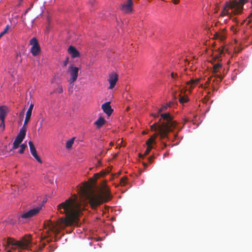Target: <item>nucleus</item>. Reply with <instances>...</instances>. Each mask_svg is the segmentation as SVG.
I'll return each instance as SVG.
<instances>
[{
  "label": "nucleus",
  "mask_w": 252,
  "mask_h": 252,
  "mask_svg": "<svg viewBox=\"0 0 252 252\" xmlns=\"http://www.w3.org/2000/svg\"><path fill=\"white\" fill-rule=\"evenodd\" d=\"M155 158L154 156H152L148 158V159L150 163H152L153 161L154 158Z\"/></svg>",
  "instance_id": "obj_40"
},
{
  "label": "nucleus",
  "mask_w": 252,
  "mask_h": 252,
  "mask_svg": "<svg viewBox=\"0 0 252 252\" xmlns=\"http://www.w3.org/2000/svg\"><path fill=\"white\" fill-rule=\"evenodd\" d=\"M31 116H32V113L27 112L25 119L24 123V125L21 128H24V130H27L26 126L28 124V122H29V121L31 119Z\"/></svg>",
  "instance_id": "obj_19"
},
{
  "label": "nucleus",
  "mask_w": 252,
  "mask_h": 252,
  "mask_svg": "<svg viewBox=\"0 0 252 252\" xmlns=\"http://www.w3.org/2000/svg\"><path fill=\"white\" fill-rule=\"evenodd\" d=\"M159 113H158H158L157 114H153V116L155 117V118H157L158 117V115H159Z\"/></svg>",
  "instance_id": "obj_44"
},
{
  "label": "nucleus",
  "mask_w": 252,
  "mask_h": 252,
  "mask_svg": "<svg viewBox=\"0 0 252 252\" xmlns=\"http://www.w3.org/2000/svg\"><path fill=\"white\" fill-rule=\"evenodd\" d=\"M41 207H36L32 209L29 211L23 214L21 218L23 219H29L36 215L40 211Z\"/></svg>",
  "instance_id": "obj_9"
},
{
  "label": "nucleus",
  "mask_w": 252,
  "mask_h": 252,
  "mask_svg": "<svg viewBox=\"0 0 252 252\" xmlns=\"http://www.w3.org/2000/svg\"><path fill=\"white\" fill-rule=\"evenodd\" d=\"M74 138H71L69 140H68L66 143V148L67 149H70L74 143Z\"/></svg>",
  "instance_id": "obj_23"
},
{
  "label": "nucleus",
  "mask_w": 252,
  "mask_h": 252,
  "mask_svg": "<svg viewBox=\"0 0 252 252\" xmlns=\"http://www.w3.org/2000/svg\"><path fill=\"white\" fill-rule=\"evenodd\" d=\"M214 36L215 39H219L220 33L216 32Z\"/></svg>",
  "instance_id": "obj_41"
},
{
  "label": "nucleus",
  "mask_w": 252,
  "mask_h": 252,
  "mask_svg": "<svg viewBox=\"0 0 252 252\" xmlns=\"http://www.w3.org/2000/svg\"><path fill=\"white\" fill-rule=\"evenodd\" d=\"M153 147L152 146H147V148L146 151H145L144 155H142V154H140L139 157L140 158H143L144 156L148 155L150 153V151L153 149Z\"/></svg>",
  "instance_id": "obj_21"
},
{
  "label": "nucleus",
  "mask_w": 252,
  "mask_h": 252,
  "mask_svg": "<svg viewBox=\"0 0 252 252\" xmlns=\"http://www.w3.org/2000/svg\"><path fill=\"white\" fill-rule=\"evenodd\" d=\"M67 62H68V61H67V60L64 62V65H66V64H67Z\"/></svg>",
  "instance_id": "obj_47"
},
{
  "label": "nucleus",
  "mask_w": 252,
  "mask_h": 252,
  "mask_svg": "<svg viewBox=\"0 0 252 252\" xmlns=\"http://www.w3.org/2000/svg\"><path fill=\"white\" fill-rule=\"evenodd\" d=\"M7 252H11L10 251H8Z\"/></svg>",
  "instance_id": "obj_53"
},
{
  "label": "nucleus",
  "mask_w": 252,
  "mask_h": 252,
  "mask_svg": "<svg viewBox=\"0 0 252 252\" xmlns=\"http://www.w3.org/2000/svg\"><path fill=\"white\" fill-rule=\"evenodd\" d=\"M101 108L103 112L109 116L111 115L113 111V110L112 109L110 106V101L107 102L103 104L101 106Z\"/></svg>",
  "instance_id": "obj_14"
},
{
  "label": "nucleus",
  "mask_w": 252,
  "mask_h": 252,
  "mask_svg": "<svg viewBox=\"0 0 252 252\" xmlns=\"http://www.w3.org/2000/svg\"><path fill=\"white\" fill-rule=\"evenodd\" d=\"M163 122L158 126V129L152 136L155 140L158 135H159L161 140L168 138L169 132L172 131L176 127L177 123L173 120V117L169 113H163L161 114Z\"/></svg>",
  "instance_id": "obj_2"
},
{
  "label": "nucleus",
  "mask_w": 252,
  "mask_h": 252,
  "mask_svg": "<svg viewBox=\"0 0 252 252\" xmlns=\"http://www.w3.org/2000/svg\"><path fill=\"white\" fill-rule=\"evenodd\" d=\"M143 164L145 167L147 166V164L146 163H143Z\"/></svg>",
  "instance_id": "obj_49"
},
{
  "label": "nucleus",
  "mask_w": 252,
  "mask_h": 252,
  "mask_svg": "<svg viewBox=\"0 0 252 252\" xmlns=\"http://www.w3.org/2000/svg\"><path fill=\"white\" fill-rule=\"evenodd\" d=\"M29 145L30 146V151H31V154H32V153L35 152L36 151V149L34 147V145L32 141H30L29 142Z\"/></svg>",
  "instance_id": "obj_24"
},
{
  "label": "nucleus",
  "mask_w": 252,
  "mask_h": 252,
  "mask_svg": "<svg viewBox=\"0 0 252 252\" xmlns=\"http://www.w3.org/2000/svg\"><path fill=\"white\" fill-rule=\"evenodd\" d=\"M156 143L155 140L153 139V138H152L151 137L148 139V140L146 141V144L147 146H152V144Z\"/></svg>",
  "instance_id": "obj_28"
},
{
  "label": "nucleus",
  "mask_w": 252,
  "mask_h": 252,
  "mask_svg": "<svg viewBox=\"0 0 252 252\" xmlns=\"http://www.w3.org/2000/svg\"><path fill=\"white\" fill-rule=\"evenodd\" d=\"M112 198L110 190L106 185V181H103L99 192L93 194L90 198V202L93 209H95L101 204L106 203Z\"/></svg>",
  "instance_id": "obj_3"
},
{
  "label": "nucleus",
  "mask_w": 252,
  "mask_h": 252,
  "mask_svg": "<svg viewBox=\"0 0 252 252\" xmlns=\"http://www.w3.org/2000/svg\"><path fill=\"white\" fill-rule=\"evenodd\" d=\"M127 178L126 177H122L120 180V184L121 186H125L126 184Z\"/></svg>",
  "instance_id": "obj_32"
},
{
  "label": "nucleus",
  "mask_w": 252,
  "mask_h": 252,
  "mask_svg": "<svg viewBox=\"0 0 252 252\" xmlns=\"http://www.w3.org/2000/svg\"><path fill=\"white\" fill-rule=\"evenodd\" d=\"M98 176H99V174H96L94 175V176H96V178H97Z\"/></svg>",
  "instance_id": "obj_48"
},
{
  "label": "nucleus",
  "mask_w": 252,
  "mask_h": 252,
  "mask_svg": "<svg viewBox=\"0 0 252 252\" xmlns=\"http://www.w3.org/2000/svg\"><path fill=\"white\" fill-rule=\"evenodd\" d=\"M174 99H177V97H176V96H174Z\"/></svg>",
  "instance_id": "obj_50"
},
{
  "label": "nucleus",
  "mask_w": 252,
  "mask_h": 252,
  "mask_svg": "<svg viewBox=\"0 0 252 252\" xmlns=\"http://www.w3.org/2000/svg\"><path fill=\"white\" fill-rule=\"evenodd\" d=\"M166 155H167V154H166V153L164 154V156H166Z\"/></svg>",
  "instance_id": "obj_51"
},
{
  "label": "nucleus",
  "mask_w": 252,
  "mask_h": 252,
  "mask_svg": "<svg viewBox=\"0 0 252 252\" xmlns=\"http://www.w3.org/2000/svg\"><path fill=\"white\" fill-rule=\"evenodd\" d=\"M118 80V75L116 73H113L109 75L108 81L110 83L109 89H112L115 86Z\"/></svg>",
  "instance_id": "obj_11"
},
{
  "label": "nucleus",
  "mask_w": 252,
  "mask_h": 252,
  "mask_svg": "<svg viewBox=\"0 0 252 252\" xmlns=\"http://www.w3.org/2000/svg\"><path fill=\"white\" fill-rule=\"evenodd\" d=\"M170 105H168L167 106H163L161 108L159 109L158 110V113H160L162 111L165 110L166 109L167 107H169Z\"/></svg>",
  "instance_id": "obj_34"
},
{
  "label": "nucleus",
  "mask_w": 252,
  "mask_h": 252,
  "mask_svg": "<svg viewBox=\"0 0 252 252\" xmlns=\"http://www.w3.org/2000/svg\"><path fill=\"white\" fill-rule=\"evenodd\" d=\"M132 0H127L126 3L122 5V10L125 13H130L132 10Z\"/></svg>",
  "instance_id": "obj_12"
},
{
  "label": "nucleus",
  "mask_w": 252,
  "mask_h": 252,
  "mask_svg": "<svg viewBox=\"0 0 252 252\" xmlns=\"http://www.w3.org/2000/svg\"><path fill=\"white\" fill-rule=\"evenodd\" d=\"M225 38V35L224 33L222 32L220 33V36H219V39L221 41H223Z\"/></svg>",
  "instance_id": "obj_35"
},
{
  "label": "nucleus",
  "mask_w": 252,
  "mask_h": 252,
  "mask_svg": "<svg viewBox=\"0 0 252 252\" xmlns=\"http://www.w3.org/2000/svg\"><path fill=\"white\" fill-rule=\"evenodd\" d=\"M100 173L101 174V176H104V175L106 174L105 173L103 172H101Z\"/></svg>",
  "instance_id": "obj_46"
},
{
  "label": "nucleus",
  "mask_w": 252,
  "mask_h": 252,
  "mask_svg": "<svg viewBox=\"0 0 252 252\" xmlns=\"http://www.w3.org/2000/svg\"><path fill=\"white\" fill-rule=\"evenodd\" d=\"M30 44L32 46L31 52L33 56H36L40 52V47L37 39L35 37L32 38L30 41Z\"/></svg>",
  "instance_id": "obj_7"
},
{
  "label": "nucleus",
  "mask_w": 252,
  "mask_h": 252,
  "mask_svg": "<svg viewBox=\"0 0 252 252\" xmlns=\"http://www.w3.org/2000/svg\"><path fill=\"white\" fill-rule=\"evenodd\" d=\"M106 123V120L104 118L100 117L94 123V124L96 126L97 128H100Z\"/></svg>",
  "instance_id": "obj_18"
},
{
  "label": "nucleus",
  "mask_w": 252,
  "mask_h": 252,
  "mask_svg": "<svg viewBox=\"0 0 252 252\" xmlns=\"http://www.w3.org/2000/svg\"><path fill=\"white\" fill-rule=\"evenodd\" d=\"M26 131L27 130H24V128L20 129L19 133L18 134L13 142L12 147L13 150L16 149L19 147L20 144L23 141L26 136Z\"/></svg>",
  "instance_id": "obj_6"
},
{
  "label": "nucleus",
  "mask_w": 252,
  "mask_h": 252,
  "mask_svg": "<svg viewBox=\"0 0 252 252\" xmlns=\"http://www.w3.org/2000/svg\"><path fill=\"white\" fill-rule=\"evenodd\" d=\"M224 50L227 51V49H225L224 47H223L222 49H219V52L218 55H216L215 59H219L221 55L223 53Z\"/></svg>",
  "instance_id": "obj_26"
},
{
  "label": "nucleus",
  "mask_w": 252,
  "mask_h": 252,
  "mask_svg": "<svg viewBox=\"0 0 252 252\" xmlns=\"http://www.w3.org/2000/svg\"><path fill=\"white\" fill-rule=\"evenodd\" d=\"M232 5V3L231 2V1H226L225 2V6L223 7V10L221 12V13L220 14L221 16H224L225 15H227L229 14V13L228 12V9H231L232 10V13L234 15V13L233 12V10L235 9L234 7H232L231 6Z\"/></svg>",
  "instance_id": "obj_10"
},
{
  "label": "nucleus",
  "mask_w": 252,
  "mask_h": 252,
  "mask_svg": "<svg viewBox=\"0 0 252 252\" xmlns=\"http://www.w3.org/2000/svg\"><path fill=\"white\" fill-rule=\"evenodd\" d=\"M50 242V241H47L48 243H49Z\"/></svg>",
  "instance_id": "obj_54"
},
{
  "label": "nucleus",
  "mask_w": 252,
  "mask_h": 252,
  "mask_svg": "<svg viewBox=\"0 0 252 252\" xmlns=\"http://www.w3.org/2000/svg\"><path fill=\"white\" fill-rule=\"evenodd\" d=\"M88 188H89L88 184H86L81 189V190H82L83 193L87 194Z\"/></svg>",
  "instance_id": "obj_31"
},
{
  "label": "nucleus",
  "mask_w": 252,
  "mask_h": 252,
  "mask_svg": "<svg viewBox=\"0 0 252 252\" xmlns=\"http://www.w3.org/2000/svg\"><path fill=\"white\" fill-rule=\"evenodd\" d=\"M9 29V25H7L5 28H4V30L0 32L1 33V35H3L4 34H5V33H6L8 31Z\"/></svg>",
  "instance_id": "obj_33"
},
{
  "label": "nucleus",
  "mask_w": 252,
  "mask_h": 252,
  "mask_svg": "<svg viewBox=\"0 0 252 252\" xmlns=\"http://www.w3.org/2000/svg\"><path fill=\"white\" fill-rule=\"evenodd\" d=\"M161 120H162V119L161 118L159 120L158 122L155 123L151 126V129L152 130L157 131V130L158 129V126L160 125V124H159V123H162L161 122Z\"/></svg>",
  "instance_id": "obj_20"
},
{
  "label": "nucleus",
  "mask_w": 252,
  "mask_h": 252,
  "mask_svg": "<svg viewBox=\"0 0 252 252\" xmlns=\"http://www.w3.org/2000/svg\"><path fill=\"white\" fill-rule=\"evenodd\" d=\"M201 79L197 78L196 79H191L187 82V85H190L189 91H191L196 86V85L200 82Z\"/></svg>",
  "instance_id": "obj_16"
},
{
  "label": "nucleus",
  "mask_w": 252,
  "mask_h": 252,
  "mask_svg": "<svg viewBox=\"0 0 252 252\" xmlns=\"http://www.w3.org/2000/svg\"><path fill=\"white\" fill-rule=\"evenodd\" d=\"M162 144H163V148H165V147L167 146V144H166L165 143H164V142H162Z\"/></svg>",
  "instance_id": "obj_45"
},
{
  "label": "nucleus",
  "mask_w": 252,
  "mask_h": 252,
  "mask_svg": "<svg viewBox=\"0 0 252 252\" xmlns=\"http://www.w3.org/2000/svg\"><path fill=\"white\" fill-rule=\"evenodd\" d=\"M79 68L73 66L72 65L69 66L68 71L70 75V83H74L77 78L78 75Z\"/></svg>",
  "instance_id": "obj_8"
},
{
  "label": "nucleus",
  "mask_w": 252,
  "mask_h": 252,
  "mask_svg": "<svg viewBox=\"0 0 252 252\" xmlns=\"http://www.w3.org/2000/svg\"><path fill=\"white\" fill-rule=\"evenodd\" d=\"M33 106H34V105L32 103H31L30 105V107L29 108H28V110L27 112H29L30 113H32V110L33 109Z\"/></svg>",
  "instance_id": "obj_37"
},
{
  "label": "nucleus",
  "mask_w": 252,
  "mask_h": 252,
  "mask_svg": "<svg viewBox=\"0 0 252 252\" xmlns=\"http://www.w3.org/2000/svg\"><path fill=\"white\" fill-rule=\"evenodd\" d=\"M247 0H239V1L233 0L231 1L232 4V7H234L235 9L233 10L234 15H237L241 13L242 11L244 4L247 2Z\"/></svg>",
  "instance_id": "obj_5"
},
{
  "label": "nucleus",
  "mask_w": 252,
  "mask_h": 252,
  "mask_svg": "<svg viewBox=\"0 0 252 252\" xmlns=\"http://www.w3.org/2000/svg\"><path fill=\"white\" fill-rule=\"evenodd\" d=\"M173 2L175 4H178L179 2V0H173Z\"/></svg>",
  "instance_id": "obj_43"
},
{
  "label": "nucleus",
  "mask_w": 252,
  "mask_h": 252,
  "mask_svg": "<svg viewBox=\"0 0 252 252\" xmlns=\"http://www.w3.org/2000/svg\"><path fill=\"white\" fill-rule=\"evenodd\" d=\"M0 127L2 128V131L4 130L5 127L4 120H3V121H1V123L0 124Z\"/></svg>",
  "instance_id": "obj_38"
},
{
  "label": "nucleus",
  "mask_w": 252,
  "mask_h": 252,
  "mask_svg": "<svg viewBox=\"0 0 252 252\" xmlns=\"http://www.w3.org/2000/svg\"><path fill=\"white\" fill-rule=\"evenodd\" d=\"M20 149L19 151V153L21 154H23L24 152V151L27 147V145L25 144H22L20 145Z\"/></svg>",
  "instance_id": "obj_30"
},
{
  "label": "nucleus",
  "mask_w": 252,
  "mask_h": 252,
  "mask_svg": "<svg viewBox=\"0 0 252 252\" xmlns=\"http://www.w3.org/2000/svg\"><path fill=\"white\" fill-rule=\"evenodd\" d=\"M45 246H46V243H43V245H42V246H41L40 247H39V251H42V250H43V248L45 247Z\"/></svg>",
  "instance_id": "obj_42"
},
{
  "label": "nucleus",
  "mask_w": 252,
  "mask_h": 252,
  "mask_svg": "<svg viewBox=\"0 0 252 252\" xmlns=\"http://www.w3.org/2000/svg\"><path fill=\"white\" fill-rule=\"evenodd\" d=\"M143 134H145V133H146V132H144V131H143Z\"/></svg>",
  "instance_id": "obj_52"
},
{
  "label": "nucleus",
  "mask_w": 252,
  "mask_h": 252,
  "mask_svg": "<svg viewBox=\"0 0 252 252\" xmlns=\"http://www.w3.org/2000/svg\"><path fill=\"white\" fill-rule=\"evenodd\" d=\"M171 77L172 79L174 80V81H177L179 78L181 77V76H179L177 73H174L172 72L171 73Z\"/></svg>",
  "instance_id": "obj_29"
},
{
  "label": "nucleus",
  "mask_w": 252,
  "mask_h": 252,
  "mask_svg": "<svg viewBox=\"0 0 252 252\" xmlns=\"http://www.w3.org/2000/svg\"><path fill=\"white\" fill-rule=\"evenodd\" d=\"M83 209V207L75 195L74 198H69L57 206L58 211L62 214H65V217L61 218L55 222L48 220L46 224L50 230L59 232V229L76 223Z\"/></svg>",
  "instance_id": "obj_1"
},
{
  "label": "nucleus",
  "mask_w": 252,
  "mask_h": 252,
  "mask_svg": "<svg viewBox=\"0 0 252 252\" xmlns=\"http://www.w3.org/2000/svg\"><path fill=\"white\" fill-rule=\"evenodd\" d=\"M7 113V108L4 106L0 107V120L3 121L5 120V116Z\"/></svg>",
  "instance_id": "obj_17"
},
{
  "label": "nucleus",
  "mask_w": 252,
  "mask_h": 252,
  "mask_svg": "<svg viewBox=\"0 0 252 252\" xmlns=\"http://www.w3.org/2000/svg\"><path fill=\"white\" fill-rule=\"evenodd\" d=\"M179 96H180V97L179 99V101L181 104H183L185 102H187L189 100V97L187 95L181 96V94H179Z\"/></svg>",
  "instance_id": "obj_22"
},
{
  "label": "nucleus",
  "mask_w": 252,
  "mask_h": 252,
  "mask_svg": "<svg viewBox=\"0 0 252 252\" xmlns=\"http://www.w3.org/2000/svg\"><path fill=\"white\" fill-rule=\"evenodd\" d=\"M56 92L59 94L62 93L63 92V90L62 86H59L56 90Z\"/></svg>",
  "instance_id": "obj_36"
},
{
  "label": "nucleus",
  "mask_w": 252,
  "mask_h": 252,
  "mask_svg": "<svg viewBox=\"0 0 252 252\" xmlns=\"http://www.w3.org/2000/svg\"><path fill=\"white\" fill-rule=\"evenodd\" d=\"M222 66V65L220 63H218L214 65L213 68V72L214 73H217L218 71V69L221 68Z\"/></svg>",
  "instance_id": "obj_25"
},
{
  "label": "nucleus",
  "mask_w": 252,
  "mask_h": 252,
  "mask_svg": "<svg viewBox=\"0 0 252 252\" xmlns=\"http://www.w3.org/2000/svg\"><path fill=\"white\" fill-rule=\"evenodd\" d=\"M68 52L73 58L79 57L80 56L79 52L73 46H70L68 49Z\"/></svg>",
  "instance_id": "obj_15"
},
{
  "label": "nucleus",
  "mask_w": 252,
  "mask_h": 252,
  "mask_svg": "<svg viewBox=\"0 0 252 252\" xmlns=\"http://www.w3.org/2000/svg\"><path fill=\"white\" fill-rule=\"evenodd\" d=\"M212 78H213L212 77H209L208 78V80L206 82L205 85H209L210 84L211 81L212 80Z\"/></svg>",
  "instance_id": "obj_39"
},
{
  "label": "nucleus",
  "mask_w": 252,
  "mask_h": 252,
  "mask_svg": "<svg viewBox=\"0 0 252 252\" xmlns=\"http://www.w3.org/2000/svg\"><path fill=\"white\" fill-rule=\"evenodd\" d=\"M32 241L31 235H26L21 240L15 241L14 239L8 237L6 240L5 247L11 246L12 249L19 248L21 249H28Z\"/></svg>",
  "instance_id": "obj_4"
},
{
  "label": "nucleus",
  "mask_w": 252,
  "mask_h": 252,
  "mask_svg": "<svg viewBox=\"0 0 252 252\" xmlns=\"http://www.w3.org/2000/svg\"><path fill=\"white\" fill-rule=\"evenodd\" d=\"M223 77L220 75H217L215 76L213 80V83L212 84V87L213 91H217L218 87L217 85L221 82Z\"/></svg>",
  "instance_id": "obj_13"
},
{
  "label": "nucleus",
  "mask_w": 252,
  "mask_h": 252,
  "mask_svg": "<svg viewBox=\"0 0 252 252\" xmlns=\"http://www.w3.org/2000/svg\"><path fill=\"white\" fill-rule=\"evenodd\" d=\"M32 155L38 162H39V163H42V160L40 157L38 156L36 151L35 152L32 153Z\"/></svg>",
  "instance_id": "obj_27"
}]
</instances>
